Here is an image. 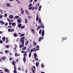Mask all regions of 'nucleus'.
Masks as SVG:
<instances>
[{
    "label": "nucleus",
    "instance_id": "11",
    "mask_svg": "<svg viewBox=\"0 0 73 73\" xmlns=\"http://www.w3.org/2000/svg\"><path fill=\"white\" fill-rule=\"evenodd\" d=\"M0 23L1 24H2V25L5 24V23L4 22V21H0Z\"/></svg>",
    "mask_w": 73,
    "mask_h": 73
},
{
    "label": "nucleus",
    "instance_id": "35",
    "mask_svg": "<svg viewBox=\"0 0 73 73\" xmlns=\"http://www.w3.org/2000/svg\"><path fill=\"white\" fill-rule=\"evenodd\" d=\"M23 47H24V46H23V44H20L19 46V48H23Z\"/></svg>",
    "mask_w": 73,
    "mask_h": 73
},
{
    "label": "nucleus",
    "instance_id": "36",
    "mask_svg": "<svg viewBox=\"0 0 73 73\" xmlns=\"http://www.w3.org/2000/svg\"><path fill=\"white\" fill-rule=\"evenodd\" d=\"M35 59L36 61H38V58L37 57V56L35 57Z\"/></svg>",
    "mask_w": 73,
    "mask_h": 73
},
{
    "label": "nucleus",
    "instance_id": "28",
    "mask_svg": "<svg viewBox=\"0 0 73 73\" xmlns=\"http://www.w3.org/2000/svg\"><path fill=\"white\" fill-rule=\"evenodd\" d=\"M25 27V26L24 25H23V26H21V29H24V28Z\"/></svg>",
    "mask_w": 73,
    "mask_h": 73
},
{
    "label": "nucleus",
    "instance_id": "39",
    "mask_svg": "<svg viewBox=\"0 0 73 73\" xmlns=\"http://www.w3.org/2000/svg\"><path fill=\"white\" fill-rule=\"evenodd\" d=\"M27 49L26 46L24 47V48L22 49L23 50H25Z\"/></svg>",
    "mask_w": 73,
    "mask_h": 73
},
{
    "label": "nucleus",
    "instance_id": "15",
    "mask_svg": "<svg viewBox=\"0 0 73 73\" xmlns=\"http://www.w3.org/2000/svg\"><path fill=\"white\" fill-rule=\"evenodd\" d=\"M5 47L6 48H7V49H8L9 47V45H6L5 46Z\"/></svg>",
    "mask_w": 73,
    "mask_h": 73
},
{
    "label": "nucleus",
    "instance_id": "26",
    "mask_svg": "<svg viewBox=\"0 0 73 73\" xmlns=\"http://www.w3.org/2000/svg\"><path fill=\"white\" fill-rule=\"evenodd\" d=\"M34 56L35 57H37V54L35 52L34 54Z\"/></svg>",
    "mask_w": 73,
    "mask_h": 73
},
{
    "label": "nucleus",
    "instance_id": "19",
    "mask_svg": "<svg viewBox=\"0 0 73 73\" xmlns=\"http://www.w3.org/2000/svg\"><path fill=\"white\" fill-rule=\"evenodd\" d=\"M1 58L3 60H5V56H2Z\"/></svg>",
    "mask_w": 73,
    "mask_h": 73
},
{
    "label": "nucleus",
    "instance_id": "47",
    "mask_svg": "<svg viewBox=\"0 0 73 73\" xmlns=\"http://www.w3.org/2000/svg\"><path fill=\"white\" fill-rule=\"evenodd\" d=\"M7 27L9 28H12V26H11V25L9 26H7Z\"/></svg>",
    "mask_w": 73,
    "mask_h": 73
},
{
    "label": "nucleus",
    "instance_id": "59",
    "mask_svg": "<svg viewBox=\"0 0 73 73\" xmlns=\"http://www.w3.org/2000/svg\"><path fill=\"white\" fill-rule=\"evenodd\" d=\"M34 9H35V10H36L37 9H38V8H37V7H34Z\"/></svg>",
    "mask_w": 73,
    "mask_h": 73
},
{
    "label": "nucleus",
    "instance_id": "6",
    "mask_svg": "<svg viewBox=\"0 0 73 73\" xmlns=\"http://www.w3.org/2000/svg\"><path fill=\"white\" fill-rule=\"evenodd\" d=\"M25 12L27 15H29V11H28L27 10H25Z\"/></svg>",
    "mask_w": 73,
    "mask_h": 73
},
{
    "label": "nucleus",
    "instance_id": "58",
    "mask_svg": "<svg viewBox=\"0 0 73 73\" xmlns=\"http://www.w3.org/2000/svg\"><path fill=\"white\" fill-rule=\"evenodd\" d=\"M21 3V2H20V1H18L17 2V3L18 4H20Z\"/></svg>",
    "mask_w": 73,
    "mask_h": 73
},
{
    "label": "nucleus",
    "instance_id": "22",
    "mask_svg": "<svg viewBox=\"0 0 73 73\" xmlns=\"http://www.w3.org/2000/svg\"><path fill=\"white\" fill-rule=\"evenodd\" d=\"M31 29V31L32 32H33L34 34H35V31L34 30V29Z\"/></svg>",
    "mask_w": 73,
    "mask_h": 73
},
{
    "label": "nucleus",
    "instance_id": "60",
    "mask_svg": "<svg viewBox=\"0 0 73 73\" xmlns=\"http://www.w3.org/2000/svg\"><path fill=\"white\" fill-rule=\"evenodd\" d=\"M32 6V4H31V3H30L29 5V7H31Z\"/></svg>",
    "mask_w": 73,
    "mask_h": 73
},
{
    "label": "nucleus",
    "instance_id": "16",
    "mask_svg": "<svg viewBox=\"0 0 73 73\" xmlns=\"http://www.w3.org/2000/svg\"><path fill=\"white\" fill-rule=\"evenodd\" d=\"M33 45L34 46H36V45H37V43H36V42H35V41H34L33 42Z\"/></svg>",
    "mask_w": 73,
    "mask_h": 73
},
{
    "label": "nucleus",
    "instance_id": "42",
    "mask_svg": "<svg viewBox=\"0 0 73 73\" xmlns=\"http://www.w3.org/2000/svg\"><path fill=\"white\" fill-rule=\"evenodd\" d=\"M41 28H42V29H44V25H42L41 26Z\"/></svg>",
    "mask_w": 73,
    "mask_h": 73
},
{
    "label": "nucleus",
    "instance_id": "57",
    "mask_svg": "<svg viewBox=\"0 0 73 73\" xmlns=\"http://www.w3.org/2000/svg\"><path fill=\"white\" fill-rule=\"evenodd\" d=\"M9 40H6L5 41V43L6 44H8V41H9Z\"/></svg>",
    "mask_w": 73,
    "mask_h": 73
},
{
    "label": "nucleus",
    "instance_id": "49",
    "mask_svg": "<svg viewBox=\"0 0 73 73\" xmlns=\"http://www.w3.org/2000/svg\"><path fill=\"white\" fill-rule=\"evenodd\" d=\"M7 20L8 21V22H10L11 21V20L9 19H7Z\"/></svg>",
    "mask_w": 73,
    "mask_h": 73
},
{
    "label": "nucleus",
    "instance_id": "12",
    "mask_svg": "<svg viewBox=\"0 0 73 73\" xmlns=\"http://www.w3.org/2000/svg\"><path fill=\"white\" fill-rule=\"evenodd\" d=\"M6 5H7L8 7H11V6L9 3H7Z\"/></svg>",
    "mask_w": 73,
    "mask_h": 73
},
{
    "label": "nucleus",
    "instance_id": "52",
    "mask_svg": "<svg viewBox=\"0 0 73 73\" xmlns=\"http://www.w3.org/2000/svg\"><path fill=\"white\" fill-rule=\"evenodd\" d=\"M41 29L40 31H39V34L40 35V34H41Z\"/></svg>",
    "mask_w": 73,
    "mask_h": 73
},
{
    "label": "nucleus",
    "instance_id": "37",
    "mask_svg": "<svg viewBox=\"0 0 73 73\" xmlns=\"http://www.w3.org/2000/svg\"><path fill=\"white\" fill-rule=\"evenodd\" d=\"M29 58H30V57H31V52H30L29 53Z\"/></svg>",
    "mask_w": 73,
    "mask_h": 73
},
{
    "label": "nucleus",
    "instance_id": "61",
    "mask_svg": "<svg viewBox=\"0 0 73 73\" xmlns=\"http://www.w3.org/2000/svg\"><path fill=\"white\" fill-rule=\"evenodd\" d=\"M25 52V51H24L22 50L21 51V53H24Z\"/></svg>",
    "mask_w": 73,
    "mask_h": 73
},
{
    "label": "nucleus",
    "instance_id": "8",
    "mask_svg": "<svg viewBox=\"0 0 73 73\" xmlns=\"http://www.w3.org/2000/svg\"><path fill=\"white\" fill-rule=\"evenodd\" d=\"M36 21H38V14H36Z\"/></svg>",
    "mask_w": 73,
    "mask_h": 73
},
{
    "label": "nucleus",
    "instance_id": "24",
    "mask_svg": "<svg viewBox=\"0 0 73 73\" xmlns=\"http://www.w3.org/2000/svg\"><path fill=\"white\" fill-rule=\"evenodd\" d=\"M38 65H39V63L38 62H36V66L37 67H38Z\"/></svg>",
    "mask_w": 73,
    "mask_h": 73
},
{
    "label": "nucleus",
    "instance_id": "62",
    "mask_svg": "<svg viewBox=\"0 0 73 73\" xmlns=\"http://www.w3.org/2000/svg\"><path fill=\"white\" fill-rule=\"evenodd\" d=\"M33 51V49H31V53H32V52Z\"/></svg>",
    "mask_w": 73,
    "mask_h": 73
},
{
    "label": "nucleus",
    "instance_id": "9",
    "mask_svg": "<svg viewBox=\"0 0 73 73\" xmlns=\"http://www.w3.org/2000/svg\"><path fill=\"white\" fill-rule=\"evenodd\" d=\"M20 17L19 16H16L14 17V19H17L18 18H19Z\"/></svg>",
    "mask_w": 73,
    "mask_h": 73
},
{
    "label": "nucleus",
    "instance_id": "51",
    "mask_svg": "<svg viewBox=\"0 0 73 73\" xmlns=\"http://www.w3.org/2000/svg\"><path fill=\"white\" fill-rule=\"evenodd\" d=\"M14 70H16V69H16V66H15V65L14 66Z\"/></svg>",
    "mask_w": 73,
    "mask_h": 73
},
{
    "label": "nucleus",
    "instance_id": "25",
    "mask_svg": "<svg viewBox=\"0 0 73 73\" xmlns=\"http://www.w3.org/2000/svg\"><path fill=\"white\" fill-rule=\"evenodd\" d=\"M15 46L14 48V50H15V49H16V48H17V46L16 44H15Z\"/></svg>",
    "mask_w": 73,
    "mask_h": 73
},
{
    "label": "nucleus",
    "instance_id": "48",
    "mask_svg": "<svg viewBox=\"0 0 73 73\" xmlns=\"http://www.w3.org/2000/svg\"><path fill=\"white\" fill-rule=\"evenodd\" d=\"M4 16L5 17H7V14L6 13H5L4 15Z\"/></svg>",
    "mask_w": 73,
    "mask_h": 73
},
{
    "label": "nucleus",
    "instance_id": "18",
    "mask_svg": "<svg viewBox=\"0 0 73 73\" xmlns=\"http://www.w3.org/2000/svg\"><path fill=\"white\" fill-rule=\"evenodd\" d=\"M15 57H17V56H20V55L19 54H18L17 53H15Z\"/></svg>",
    "mask_w": 73,
    "mask_h": 73
},
{
    "label": "nucleus",
    "instance_id": "46",
    "mask_svg": "<svg viewBox=\"0 0 73 73\" xmlns=\"http://www.w3.org/2000/svg\"><path fill=\"white\" fill-rule=\"evenodd\" d=\"M29 10H31L32 9V7H29Z\"/></svg>",
    "mask_w": 73,
    "mask_h": 73
},
{
    "label": "nucleus",
    "instance_id": "43",
    "mask_svg": "<svg viewBox=\"0 0 73 73\" xmlns=\"http://www.w3.org/2000/svg\"><path fill=\"white\" fill-rule=\"evenodd\" d=\"M28 18L29 19H32V17L31 16H29L28 17Z\"/></svg>",
    "mask_w": 73,
    "mask_h": 73
},
{
    "label": "nucleus",
    "instance_id": "33",
    "mask_svg": "<svg viewBox=\"0 0 73 73\" xmlns=\"http://www.w3.org/2000/svg\"><path fill=\"white\" fill-rule=\"evenodd\" d=\"M15 61L13 60L12 62V64H13V65H15Z\"/></svg>",
    "mask_w": 73,
    "mask_h": 73
},
{
    "label": "nucleus",
    "instance_id": "4",
    "mask_svg": "<svg viewBox=\"0 0 73 73\" xmlns=\"http://www.w3.org/2000/svg\"><path fill=\"white\" fill-rule=\"evenodd\" d=\"M41 35H42V37H43L44 36V34L45 33V32H44V30H43L41 32Z\"/></svg>",
    "mask_w": 73,
    "mask_h": 73
},
{
    "label": "nucleus",
    "instance_id": "2",
    "mask_svg": "<svg viewBox=\"0 0 73 73\" xmlns=\"http://www.w3.org/2000/svg\"><path fill=\"white\" fill-rule=\"evenodd\" d=\"M8 31L9 32H14L15 30L13 28H12L11 29H8Z\"/></svg>",
    "mask_w": 73,
    "mask_h": 73
},
{
    "label": "nucleus",
    "instance_id": "5",
    "mask_svg": "<svg viewBox=\"0 0 73 73\" xmlns=\"http://www.w3.org/2000/svg\"><path fill=\"white\" fill-rule=\"evenodd\" d=\"M18 36V34H17L16 33H15L13 34V36L14 37H17Z\"/></svg>",
    "mask_w": 73,
    "mask_h": 73
},
{
    "label": "nucleus",
    "instance_id": "64",
    "mask_svg": "<svg viewBox=\"0 0 73 73\" xmlns=\"http://www.w3.org/2000/svg\"><path fill=\"white\" fill-rule=\"evenodd\" d=\"M33 68H34V69H36V67H35V66H33Z\"/></svg>",
    "mask_w": 73,
    "mask_h": 73
},
{
    "label": "nucleus",
    "instance_id": "20",
    "mask_svg": "<svg viewBox=\"0 0 73 73\" xmlns=\"http://www.w3.org/2000/svg\"><path fill=\"white\" fill-rule=\"evenodd\" d=\"M25 36V34H21L20 35V37H23V36Z\"/></svg>",
    "mask_w": 73,
    "mask_h": 73
},
{
    "label": "nucleus",
    "instance_id": "32",
    "mask_svg": "<svg viewBox=\"0 0 73 73\" xmlns=\"http://www.w3.org/2000/svg\"><path fill=\"white\" fill-rule=\"evenodd\" d=\"M41 40V37L40 36V37L39 38L38 41H40Z\"/></svg>",
    "mask_w": 73,
    "mask_h": 73
},
{
    "label": "nucleus",
    "instance_id": "29",
    "mask_svg": "<svg viewBox=\"0 0 73 73\" xmlns=\"http://www.w3.org/2000/svg\"><path fill=\"white\" fill-rule=\"evenodd\" d=\"M2 40L3 41H5V37H3Z\"/></svg>",
    "mask_w": 73,
    "mask_h": 73
},
{
    "label": "nucleus",
    "instance_id": "1",
    "mask_svg": "<svg viewBox=\"0 0 73 73\" xmlns=\"http://www.w3.org/2000/svg\"><path fill=\"white\" fill-rule=\"evenodd\" d=\"M17 21L18 23H21V21H22V19L20 17L17 20Z\"/></svg>",
    "mask_w": 73,
    "mask_h": 73
},
{
    "label": "nucleus",
    "instance_id": "7",
    "mask_svg": "<svg viewBox=\"0 0 73 73\" xmlns=\"http://www.w3.org/2000/svg\"><path fill=\"white\" fill-rule=\"evenodd\" d=\"M4 71L5 72H9V70H8V69L7 68H6L4 69Z\"/></svg>",
    "mask_w": 73,
    "mask_h": 73
},
{
    "label": "nucleus",
    "instance_id": "21",
    "mask_svg": "<svg viewBox=\"0 0 73 73\" xmlns=\"http://www.w3.org/2000/svg\"><path fill=\"white\" fill-rule=\"evenodd\" d=\"M23 61H24V62H25V61H26V58H25V57L24 56L23 58Z\"/></svg>",
    "mask_w": 73,
    "mask_h": 73
},
{
    "label": "nucleus",
    "instance_id": "27",
    "mask_svg": "<svg viewBox=\"0 0 73 73\" xmlns=\"http://www.w3.org/2000/svg\"><path fill=\"white\" fill-rule=\"evenodd\" d=\"M10 17L11 19H13V15H11L9 16Z\"/></svg>",
    "mask_w": 73,
    "mask_h": 73
},
{
    "label": "nucleus",
    "instance_id": "34",
    "mask_svg": "<svg viewBox=\"0 0 73 73\" xmlns=\"http://www.w3.org/2000/svg\"><path fill=\"white\" fill-rule=\"evenodd\" d=\"M44 64H42L41 65V67H42V68H44Z\"/></svg>",
    "mask_w": 73,
    "mask_h": 73
},
{
    "label": "nucleus",
    "instance_id": "31",
    "mask_svg": "<svg viewBox=\"0 0 73 73\" xmlns=\"http://www.w3.org/2000/svg\"><path fill=\"white\" fill-rule=\"evenodd\" d=\"M33 52H36V49L35 48H34L33 50Z\"/></svg>",
    "mask_w": 73,
    "mask_h": 73
},
{
    "label": "nucleus",
    "instance_id": "30",
    "mask_svg": "<svg viewBox=\"0 0 73 73\" xmlns=\"http://www.w3.org/2000/svg\"><path fill=\"white\" fill-rule=\"evenodd\" d=\"M25 38V37H21V40H24V38Z\"/></svg>",
    "mask_w": 73,
    "mask_h": 73
},
{
    "label": "nucleus",
    "instance_id": "55",
    "mask_svg": "<svg viewBox=\"0 0 73 73\" xmlns=\"http://www.w3.org/2000/svg\"><path fill=\"white\" fill-rule=\"evenodd\" d=\"M33 73H35V70L33 69Z\"/></svg>",
    "mask_w": 73,
    "mask_h": 73
},
{
    "label": "nucleus",
    "instance_id": "45",
    "mask_svg": "<svg viewBox=\"0 0 73 73\" xmlns=\"http://www.w3.org/2000/svg\"><path fill=\"white\" fill-rule=\"evenodd\" d=\"M3 42V41L2 40H0V43L2 44Z\"/></svg>",
    "mask_w": 73,
    "mask_h": 73
},
{
    "label": "nucleus",
    "instance_id": "56",
    "mask_svg": "<svg viewBox=\"0 0 73 73\" xmlns=\"http://www.w3.org/2000/svg\"><path fill=\"white\" fill-rule=\"evenodd\" d=\"M38 22L39 23V24H40V23H41V20H38Z\"/></svg>",
    "mask_w": 73,
    "mask_h": 73
},
{
    "label": "nucleus",
    "instance_id": "3",
    "mask_svg": "<svg viewBox=\"0 0 73 73\" xmlns=\"http://www.w3.org/2000/svg\"><path fill=\"white\" fill-rule=\"evenodd\" d=\"M21 42H22V46H24V42L25 40H21Z\"/></svg>",
    "mask_w": 73,
    "mask_h": 73
},
{
    "label": "nucleus",
    "instance_id": "17",
    "mask_svg": "<svg viewBox=\"0 0 73 73\" xmlns=\"http://www.w3.org/2000/svg\"><path fill=\"white\" fill-rule=\"evenodd\" d=\"M41 26H38V29H36V30L38 31V30H39L40 28H41Z\"/></svg>",
    "mask_w": 73,
    "mask_h": 73
},
{
    "label": "nucleus",
    "instance_id": "63",
    "mask_svg": "<svg viewBox=\"0 0 73 73\" xmlns=\"http://www.w3.org/2000/svg\"><path fill=\"white\" fill-rule=\"evenodd\" d=\"M3 12V10L2 9H0V12Z\"/></svg>",
    "mask_w": 73,
    "mask_h": 73
},
{
    "label": "nucleus",
    "instance_id": "40",
    "mask_svg": "<svg viewBox=\"0 0 73 73\" xmlns=\"http://www.w3.org/2000/svg\"><path fill=\"white\" fill-rule=\"evenodd\" d=\"M3 17V16L1 15H0V19H2V17Z\"/></svg>",
    "mask_w": 73,
    "mask_h": 73
},
{
    "label": "nucleus",
    "instance_id": "13",
    "mask_svg": "<svg viewBox=\"0 0 73 73\" xmlns=\"http://www.w3.org/2000/svg\"><path fill=\"white\" fill-rule=\"evenodd\" d=\"M21 14H24V10H23V8H21Z\"/></svg>",
    "mask_w": 73,
    "mask_h": 73
},
{
    "label": "nucleus",
    "instance_id": "14",
    "mask_svg": "<svg viewBox=\"0 0 73 73\" xmlns=\"http://www.w3.org/2000/svg\"><path fill=\"white\" fill-rule=\"evenodd\" d=\"M22 25V24L21 23H20L18 25V28H21V26Z\"/></svg>",
    "mask_w": 73,
    "mask_h": 73
},
{
    "label": "nucleus",
    "instance_id": "38",
    "mask_svg": "<svg viewBox=\"0 0 73 73\" xmlns=\"http://www.w3.org/2000/svg\"><path fill=\"white\" fill-rule=\"evenodd\" d=\"M8 52H9L8 50H5V52L6 53H7V54L8 53Z\"/></svg>",
    "mask_w": 73,
    "mask_h": 73
},
{
    "label": "nucleus",
    "instance_id": "54",
    "mask_svg": "<svg viewBox=\"0 0 73 73\" xmlns=\"http://www.w3.org/2000/svg\"><path fill=\"white\" fill-rule=\"evenodd\" d=\"M5 26H7V25H8V23L7 22L5 24Z\"/></svg>",
    "mask_w": 73,
    "mask_h": 73
},
{
    "label": "nucleus",
    "instance_id": "44",
    "mask_svg": "<svg viewBox=\"0 0 73 73\" xmlns=\"http://www.w3.org/2000/svg\"><path fill=\"white\" fill-rule=\"evenodd\" d=\"M25 23H27V21H27V19H25Z\"/></svg>",
    "mask_w": 73,
    "mask_h": 73
},
{
    "label": "nucleus",
    "instance_id": "23",
    "mask_svg": "<svg viewBox=\"0 0 73 73\" xmlns=\"http://www.w3.org/2000/svg\"><path fill=\"white\" fill-rule=\"evenodd\" d=\"M11 24L13 26H15V25H16V23L14 22L12 23Z\"/></svg>",
    "mask_w": 73,
    "mask_h": 73
},
{
    "label": "nucleus",
    "instance_id": "53",
    "mask_svg": "<svg viewBox=\"0 0 73 73\" xmlns=\"http://www.w3.org/2000/svg\"><path fill=\"white\" fill-rule=\"evenodd\" d=\"M36 48H40V46L38 45H37L36 46Z\"/></svg>",
    "mask_w": 73,
    "mask_h": 73
},
{
    "label": "nucleus",
    "instance_id": "41",
    "mask_svg": "<svg viewBox=\"0 0 73 73\" xmlns=\"http://www.w3.org/2000/svg\"><path fill=\"white\" fill-rule=\"evenodd\" d=\"M13 72L14 73H17V72L16 71V70H14L13 71Z\"/></svg>",
    "mask_w": 73,
    "mask_h": 73
},
{
    "label": "nucleus",
    "instance_id": "10",
    "mask_svg": "<svg viewBox=\"0 0 73 73\" xmlns=\"http://www.w3.org/2000/svg\"><path fill=\"white\" fill-rule=\"evenodd\" d=\"M28 43H29V41L28 40L26 41L25 42V45H26V46H27V45H28Z\"/></svg>",
    "mask_w": 73,
    "mask_h": 73
},
{
    "label": "nucleus",
    "instance_id": "50",
    "mask_svg": "<svg viewBox=\"0 0 73 73\" xmlns=\"http://www.w3.org/2000/svg\"><path fill=\"white\" fill-rule=\"evenodd\" d=\"M25 56H27V54L26 53H24V57H25Z\"/></svg>",
    "mask_w": 73,
    "mask_h": 73
}]
</instances>
